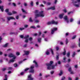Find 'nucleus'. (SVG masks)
Masks as SVG:
<instances>
[{"label":"nucleus","mask_w":80,"mask_h":80,"mask_svg":"<svg viewBox=\"0 0 80 80\" xmlns=\"http://www.w3.org/2000/svg\"><path fill=\"white\" fill-rule=\"evenodd\" d=\"M16 55H17L18 56L19 55H20V53L18 52H17L16 53Z\"/></svg>","instance_id":"64"},{"label":"nucleus","mask_w":80,"mask_h":80,"mask_svg":"<svg viewBox=\"0 0 80 80\" xmlns=\"http://www.w3.org/2000/svg\"><path fill=\"white\" fill-rule=\"evenodd\" d=\"M35 22L36 23H38L39 22V21L38 20H35Z\"/></svg>","instance_id":"61"},{"label":"nucleus","mask_w":80,"mask_h":80,"mask_svg":"<svg viewBox=\"0 0 80 80\" xmlns=\"http://www.w3.org/2000/svg\"><path fill=\"white\" fill-rule=\"evenodd\" d=\"M73 20H74V19H73L72 18H71L70 19V22H73Z\"/></svg>","instance_id":"25"},{"label":"nucleus","mask_w":80,"mask_h":80,"mask_svg":"<svg viewBox=\"0 0 80 80\" xmlns=\"http://www.w3.org/2000/svg\"><path fill=\"white\" fill-rule=\"evenodd\" d=\"M30 5L31 7H33V2L31 1L30 3Z\"/></svg>","instance_id":"21"},{"label":"nucleus","mask_w":80,"mask_h":80,"mask_svg":"<svg viewBox=\"0 0 80 80\" xmlns=\"http://www.w3.org/2000/svg\"><path fill=\"white\" fill-rule=\"evenodd\" d=\"M48 77H50V75H46L45 76V77H46V78H47Z\"/></svg>","instance_id":"57"},{"label":"nucleus","mask_w":80,"mask_h":80,"mask_svg":"<svg viewBox=\"0 0 80 80\" xmlns=\"http://www.w3.org/2000/svg\"><path fill=\"white\" fill-rule=\"evenodd\" d=\"M63 15H64V13L61 14L59 15V18H60V19H62L63 18Z\"/></svg>","instance_id":"12"},{"label":"nucleus","mask_w":80,"mask_h":80,"mask_svg":"<svg viewBox=\"0 0 80 80\" xmlns=\"http://www.w3.org/2000/svg\"><path fill=\"white\" fill-rule=\"evenodd\" d=\"M7 14L8 15H12V13L11 12H8Z\"/></svg>","instance_id":"34"},{"label":"nucleus","mask_w":80,"mask_h":80,"mask_svg":"<svg viewBox=\"0 0 80 80\" xmlns=\"http://www.w3.org/2000/svg\"><path fill=\"white\" fill-rule=\"evenodd\" d=\"M66 59H67V58L66 57H64L63 58V62H67V61H66Z\"/></svg>","instance_id":"20"},{"label":"nucleus","mask_w":80,"mask_h":80,"mask_svg":"<svg viewBox=\"0 0 80 80\" xmlns=\"http://www.w3.org/2000/svg\"><path fill=\"white\" fill-rule=\"evenodd\" d=\"M72 0V3H73V5L76 7H79V4H80V0H77L76 1H73V0Z\"/></svg>","instance_id":"3"},{"label":"nucleus","mask_w":80,"mask_h":80,"mask_svg":"<svg viewBox=\"0 0 80 80\" xmlns=\"http://www.w3.org/2000/svg\"><path fill=\"white\" fill-rule=\"evenodd\" d=\"M56 50H57V51H58V50H59V47H56Z\"/></svg>","instance_id":"45"},{"label":"nucleus","mask_w":80,"mask_h":80,"mask_svg":"<svg viewBox=\"0 0 80 80\" xmlns=\"http://www.w3.org/2000/svg\"><path fill=\"white\" fill-rule=\"evenodd\" d=\"M57 2V0H55L54 3H55V4H56Z\"/></svg>","instance_id":"63"},{"label":"nucleus","mask_w":80,"mask_h":80,"mask_svg":"<svg viewBox=\"0 0 80 80\" xmlns=\"http://www.w3.org/2000/svg\"><path fill=\"white\" fill-rule=\"evenodd\" d=\"M63 11L64 13H67V12L66 9H64V10H63Z\"/></svg>","instance_id":"42"},{"label":"nucleus","mask_w":80,"mask_h":80,"mask_svg":"<svg viewBox=\"0 0 80 80\" xmlns=\"http://www.w3.org/2000/svg\"><path fill=\"white\" fill-rule=\"evenodd\" d=\"M63 73V72H62V71L61 70L60 72V73L59 74V75H60V76H61V75H62Z\"/></svg>","instance_id":"29"},{"label":"nucleus","mask_w":80,"mask_h":80,"mask_svg":"<svg viewBox=\"0 0 80 80\" xmlns=\"http://www.w3.org/2000/svg\"><path fill=\"white\" fill-rule=\"evenodd\" d=\"M47 10H55V6L52 7L50 8H48Z\"/></svg>","instance_id":"10"},{"label":"nucleus","mask_w":80,"mask_h":80,"mask_svg":"<svg viewBox=\"0 0 80 80\" xmlns=\"http://www.w3.org/2000/svg\"><path fill=\"white\" fill-rule=\"evenodd\" d=\"M14 66L15 68L17 67L18 66V64H17L15 63L14 64Z\"/></svg>","instance_id":"32"},{"label":"nucleus","mask_w":80,"mask_h":80,"mask_svg":"<svg viewBox=\"0 0 80 80\" xmlns=\"http://www.w3.org/2000/svg\"><path fill=\"white\" fill-rule=\"evenodd\" d=\"M25 29L24 28H19V30H21V31H22L23 30H24Z\"/></svg>","instance_id":"39"},{"label":"nucleus","mask_w":80,"mask_h":80,"mask_svg":"<svg viewBox=\"0 0 80 80\" xmlns=\"http://www.w3.org/2000/svg\"><path fill=\"white\" fill-rule=\"evenodd\" d=\"M24 5L25 6V7H27V4L26 3H25L24 4Z\"/></svg>","instance_id":"59"},{"label":"nucleus","mask_w":80,"mask_h":80,"mask_svg":"<svg viewBox=\"0 0 80 80\" xmlns=\"http://www.w3.org/2000/svg\"><path fill=\"white\" fill-rule=\"evenodd\" d=\"M77 37V36L76 35H74L73 37L72 38V40H73V39H75V38Z\"/></svg>","instance_id":"38"},{"label":"nucleus","mask_w":80,"mask_h":80,"mask_svg":"<svg viewBox=\"0 0 80 80\" xmlns=\"http://www.w3.org/2000/svg\"><path fill=\"white\" fill-rule=\"evenodd\" d=\"M27 47V44H25L24 45L23 47H24L25 48H26Z\"/></svg>","instance_id":"48"},{"label":"nucleus","mask_w":80,"mask_h":80,"mask_svg":"<svg viewBox=\"0 0 80 80\" xmlns=\"http://www.w3.org/2000/svg\"><path fill=\"white\" fill-rule=\"evenodd\" d=\"M66 44V45H67L68 43V39L66 38L65 41Z\"/></svg>","instance_id":"24"},{"label":"nucleus","mask_w":80,"mask_h":80,"mask_svg":"<svg viewBox=\"0 0 80 80\" xmlns=\"http://www.w3.org/2000/svg\"><path fill=\"white\" fill-rule=\"evenodd\" d=\"M23 61H20L19 62V64H21V63H23Z\"/></svg>","instance_id":"49"},{"label":"nucleus","mask_w":80,"mask_h":80,"mask_svg":"<svg viewBox=\"0 0 80 80\" xmlns=\"http://www.w3.org/2000/svg\"><path fill=\"white\" fill-rule=\"evenodd\" d=\"M29 37V35H26L24 37V38L25 39H26L24 41V42L25 43H28V38Z\"/></svg>","instance_id":"6"},{"label":"nucleus","mask_w":80,"mask_h":80,"mask_svg":"<svg viewBox=\"0 0 80 80\" xmlns=\"http://www.w3.org/2000/svg\"><path fill=\"white\" fill-rule=\"evenodd\" d=\"M29 70V68H27L25 69L24 71L25 72H27V70Z\"/></svg>","instance_id":"52"},{"label":"nucleus","mask_w":80,"mask_h":80,"mask_svg":"<svg viewBox=\"0 0 80 80\" xmlns=\"http://www.w3.org/2000/svg\"><path fill=\"white\" fill-rule=\"evenodd\" d=\"M41 34H42V32H39L38 36L40 37V36L41 35Z\"/></svg>","instance_id":"46"},{"label":"nucleus","mask_w":80,"mask_h":80,"mask_svg":"<svg viewBox=\"0 0 80 80\" xmlns=\"http://www.w3.org/2000/svg\"><path fill=\"white\" fill-rule=\"evenodd\" d=\"M58 28H53L51 31V35H53L54 32L55 31H57Z\"/></svg>","instance_id":"7"},{"label":"nucleus","mask_w":80,"mask_h":80,"mask_svg":"<svg viewBox=\"0 0 80 80\" xmlns=\"http://www.w3.org/2000/svg\"><path fill=\"white\" fill-rule=\"evenodd\" d=\"M29 22H33V21L32 20V18H29Z\"/></svg>","instance_id":"19"},{"label":"nucleus","mask_w":80,"mask_h":80,"mask_svg":"<svg viewBox=\"0 0 80 80\" xmlns=\"http://www.w3.org/2000/svg\"><path fill=\"white\" fill-rule=\"evenodd\" d=\"M68 71L70 72L71 71H72V68L71 67H70L68 69Z\"/></svg>","instance_id":"33"},{"label":"nucleus","mask_w":80,"mask_h":80,"mask_svg":"<svg viewBox=\"0 0 80 80\" xmlns=\"http://www.w3.org/2000/svg\"><path fill=\"white\" fill-rule=\"evenodd\" d=\"M22 12H23L24 13H27V12H26V11H25L23 9H22Z\"/></svg>","instance_id":"28"},{"label":"nucleus","mask_w":80,"mask_h":80,"mask_svg":"<svg viewBox=\"0 0 80 80\" xmlns=\"http://www.w3.org/2000/svg\"><path fill=\"white\" fill-rule=\"evenodd\" d=\"M30 28H33V29H36V27H35L34 26H32L30 27Z\"/></svg>","instance_id":"23"},{"label":"nucleus","mask_w":80,"mask_h":80,"mask_svg":"<svg viewBox=\"0 0 80 80\" xmlns=\"http://www.w3.org/2000/svg\"><path fill=\"white\" fill-rule=\"evenodd\" d=\"M33 63H34L35 64V67H38V64L37 63V61L35 60H34L33 61Z\"/></svg>","instance_id":"13"},{"label":"nucleus","mask_w":80,"mask_h":80,"mask_svg":"<svg viewBox=\"0 0 80 80\" xmlns=\"http://www.w3.org/2000/svg\"><path fill=\"white\" fill-rule=\"evenodd\" d=\"M74 67H75V68H78V65H75L74 66Z\"/></svg>","instance_id":"56"},{"label":"nucleus","mask_w":80,"mask_h":80,"mask_svg":"<svg viewBox=\"0 0 80 80\" xmlns=\"http://www.w3.org/2000/svg\"><path fill=\"white\" fill-rule=\"evenodd\" d=\"M15 57V55L14 54L12 53H10L8 55V57H10L11 58L12 57Z\"/></svg>","instance_id":"14"},{"label":"nucleus","mask_w":80,"mask_h":80,"mask_svg":"<svg viewBox=\"0 0 80 80\" xmlns=\"http://www.w3.org/2000/svg\"><path fill=\"white\" fill-rule=\"evenodd\" d=\"M8 45V43H6L5 45H3L4 47H7Z\"/></svg>","instance_id":"26"},{"label":"nucleus","mask_w":80,"mask_h":80,"mask_svg":"<svg viewBox=\"0 0 80 80\" xmlns=\"http://www.w3.org/2000/svg\"><path fill=\"white\" fill-rule=\"evenodd\" d=\"M46 5H50L51 3L50 2H47L46 3Z\"/></svg>","instance_id":"27"},{"label":"nucleus","mask_w":80,"mask_h":80,"mask_svg":"<svg viewBox=\"0 0 80 80\" xmlns=\"http://www.w3.org/2000/svg\"><path fill=\"white\" fill-rule=\"evenodd\" d=\"M65 80V77H62V78L61 80Z\"/></svg>","instance_id":"44"},{"label":"nucleus","mask_w":80,"mask_h":80,"mask_svg":"<svg viewBox=\"0 0 80 80\" xmlns=\"http://www.w3.org/2000/svg\"><path fill=\"white\" fill-rule=\"evenodd\" d=\"M8 11H9V10H8V9H6L5 10V12L8 13Z\"/></svg>","instance_id":"40"},{"label":"nucleus","mask_w":80,"mask_h":80,"mask_svg":"<svg viewBox=\"0 0 80 80\" xmlns=\"http://www.w3.org/2000/svg\"><path fill=\"white\" fill-rule=\"evenodd\" d=\"M29 41L30 42L32 41V40H33V38H32V37H30L29 38Z\"/></svg>","instance_id":"31"},{"label":"nucleus","mask_w":80,"mask_h":80,"mask_svg":"<svg viewBox=\"0 0 80 80\" xmlns=\"http://www.w3.org/2000/svg\"><path fill=\"white\" fill-rule=\"evenodd\" d=\"M35 12L36 14L35 18H37L38 17H45L43 11L39 12L38 10H35Z\"/></svg>","instance_id":"1"},{"label":"nucleus","mask_w":80,"mask_h":80,"mask_svg":"<svg viewBox=\"0 0 80 80\" xmlns=\"http://www.w3.org/2000/svg\"><path fill=\"white\" fill-rule=\"evenodd\" d=\"M33 78L32 77V75L30 74L28 76V80H33Z\"/></svg>","instance_id":"11"},{"label":"nucleus","mask_w":80,"mask_h":80,"mask_svg":"<svg viewBox=\"0 0 80 80\" xmlns=\"http://www.w3.org/2000/svg\"><path fill=\"white\" fill-rule=\"evenodd\" d=\"M58 22H55V21H49L47 23V25H51L52 24H55V25H57Z\"/></svg>","instance_id":"4"},{"label":"nucleus","mask_w":80,"mask_h":80,"mask_svg":"<svg viewBox=\"0 0 80 80\" xmlns=\"http://www.w3.org/2000/svg\"><path fill=\"white\" fill-rule=\"evenodd\" d=\"M53 63V62L52 61H51L50 62V63L46 64L48 70H51V68H52V69H54L55 68V66L54 65H52Z\"/></svg>","instance_id":"2"},{"label":"nucleus","mask_w":80,"mask_h":80,"mask_svg":"<svg viewBox=\"0 0 80 80\" xmlns=\"http://www.w3.org/2000/svg\"><path fill=\"white\" fill-rule=\"evenodd\" d=\"M64 19L66 22L68 23V18L67 16H64Z\"/></svg>","instance_id":"9"},{"label":"nucleus","mask_w":80,"mask_h":80,"mask_svg":"<svg viewBox=\"0 0 80 80\" xmlns=\"http://www.w3.org/2000/svg\"><path fill=\"white\" fill-rule=\"evenodd\" d=\"M24 53L26 55H29L30 53V52L28 51H24Z\"/></svg>","instance_id":"16"},{"label":"nucleus","mask_w":80,"mask_h":80,"mask_svg":"<svg viewBox=\"0 0 80 80\" xmlns=\"http://www.w3.org/2000/svg\"><path fill=\"white\" fill-rule=\"evenodd\" d=\"M44 40L46 42H48V39L47 38H44Z\"/></svg>","instance_id":"53"},{"label":"nucleus","mask_w":80,"mask_h":80,"mask_svg":"<svg viewBox=\"0 0 80 80\" xmlns=\"http://www.w3.org/2000/svg\"><path fill=\"white\" fill-rule=\"evenodd\" d=\"M54 72H55L54 71H51L50 72V74H51V75H53V74L54 73Z\"/></svg>","instance_id":"36"},{"label":"nucleus","mask_w":80,"mask_h":80,"mask_svg":"<svg viewBox=\"0 0 80 80\" xmlns=\"http://www.w3.org/2000/svg\"><path fill=\"white\" fill-rule=\"evenodd\" d=\"M59 59V54H58V55L56 56V59L57 60H58Z\"/></svg>","instance_id":"35"},{"label":"nucleus","mask_w":80,"mask_h":80,"mask_svg":"<svg viewBox=\"0 0 80 80\" xmlns=\"http://www.w3.org/2000/svg\"><path fill=\"white\" fill-rule=\"evenodd\" d=\"M7 20L8 21H10V20H15V19L13 17L9 16L7 17Z\"/></svg>","instance_id":"8"},{"label":"nucleus","mask_w":80,"mask_h":80,"mask_svg":"<svg viewBox=\"0 0 80 80\" xmlns=\"http://www.w3.org/2000/svg\"><path fill=\"white\" fill-rule=\"evenodd\" d=\"M76 53H75V52H73V54L72 55V57H75V55Z\"/></svg>","instance_id":"30"},{"label":"nucleus","mask_w":80,"mask_h":80,"mask_svg":"<svg viewBox=\"0 0 80 80\" xmlns=\"http://www.w3.org/2000/svg\"><path fill=\"white\" fill-rule=\"evenodd\" d=\"M38 34L37 33H34L33 34V36H37Z\"/></svg>","instance_id":"55"},{"label":"nucleus","mask_w":80,"mask_h":80,"mask_svg":"<svg viewBox=\"0 0 80 80\" xmlns=\"http://www.w3.org/2000/svg\"><path fill=\"white\" fill-rule=\"evenodd\" d=\"M67 56L68 57L70 56V52H68L67 53Z\"/></svg>","instance_id":"41"},{"label":"nucleus","mask_w":80,"mask_h":80,"mask_svg":"<svg viewBox=\"0 0 80 80\" xmlns=\"http://www.w3.org/2000/svg\"><path fill=\"white\" fill-rule=\"evenodd\" d=\"M28 27V25H26L24 26V27H25V28H27Z\"/></svg>","instance_id":"54"},{"label":"nucleus","mask_w":80,"mask_h":80,"mask_svg":"<svg viewBox=\"0 0 80 80\" xmlns=\"http://www.w3.org/2000/svg\"><path fill=\"white\" fill-rule=\"evenodd\" d=\"M34 67H35L34 65H32L31 66L30 68V70H29V73H34Z\"/></svg>","instance_id":"5"},{"label":"nucleus","mask_w":80,"mask_h":80,"mask_svg":"<svg viewBox=\"0 0 80 80\" xmlns=\"http://www.w3.org/2000/svg\"><path fill=\"white\" fill-rule=\"evenodd\" d=\"M70 72V74H75L74 72H73V71H72Z\"/></svg>","instance_id":"43"},{"label":"nucleus","mask_w":80,"mask_h":80,"mask_svg":"<svg viewBox=\"0 0 80 80\" xmlns=\"http://www.w3.org/2000/svg\"><path fill=\"white\" fill-rule=\"evenodd\" d=\"M42 73H39V76L42 77Z\"/></svg>","instance_id":"50"},{"label":"nucleus","mask_w":80,"mask_h":80,"mask_svg":"<svg viewBox=\"0 0 80 80\" xmlns=\"http://www.w3.org/2000/svg\"><path fill=\"white\" fill-rule=\"evenodd\" d=\"M73 13V12H70L68 13V15H70V13Z\"/></svg>","instance_id":"47"},{"label":"nucleus","mask_w":80,"mask_h":80,"mask_svg":"<svg viewBox=\"0 0 80 80\" xmlns=\"http://www.w3.org/2000/svg\"><path fill=\"white\" fill-rule=\"evenodd\" d=\"M46 54L47 55H50V52H49V50H47L46 52Z\"/></svg>","instance_id":"18"},{"label":"nucleus","mask_w":80,"mask_h":80,"mask_svg":"<svg viewBox=\"0 0 80 80\" xmlns=\"http://www.w3.org/2000/svg\"><path fill=\"white\" fill-rule=\"evenodd\" d=\"M2 71H4L5 70H6V68H3L2 69Z\"/></svg>","instance_id":"62"},{"label":"nucleus","mask_w":80,"mask_h":80,"mask_svg":"<svg viewBox=\"0 0 80 80\" xmlns=\"http://www.w3.org/2000/svg\"><path fill=\"white\" fill-rule=\"evenodd\" d=\"M1 19L2 20V22H5V19H3V18H1Z\"/></svg>","instance_id":"51"},{"label":"nucleus","mask_w":80,"mask_h":80,"mask_svg":"<svg viewBox=\"0 0 80 80\" xmlns=\"http://www.w3.org/2000/svg\"><path fill=\"white\" fill-rule=\"evenodd\" d=\"M42 38H45V35L44 34H42Z\"/></svg>","instance_id":"60"},{"label":"nucleus","mask_w":80,"mask_h":80,"mask_svg":"<svg viewBox=\"0 0 80 80\" xmlns=\"http://www.w3.org/2000/svg\"><path fill=\"white\" fill-rule=\"evenodd\" d=\"M62 54L63 55H66V51L65 49H64V52L62 53Z\"/></svg>","instance_id":"22"},{"label":"nucleus","mask_w":80,"mask_h":80,"mask_svg":"<svg viewBox=\"0 0 80 80\" xmlns=\"http://www.w3.org/2000/svg\"><path fill=\"white\" fill-rule=\"evenodd\" d=\"M0 9H1L2 12H3L4 9H3V6H0Z\"/></svg>","instance_id":"17"},{"label":"nucleus","mask_w":80,"mask_h":80,"mask_svg":"<svg viewBox=\"0 0 80 80\" xmlns=\"http://www.w3.org/2000/svg\"><path fill=\"white\" fill-rule=\"evenodd\" d=\"M38 43H41L42 42V38H38Z\"/></svg>","instance_id":"15"},{"label":"nucleus","mask_w":80,"mask_h":80,"mask_svg":"<svg viewBox=\"0 0 80 80\" xmlns=\"http://www.w3.org/2000/svg\"><path fill=\"white\" fill-rule=\"evenodd\" d=\"M12 13H13V14H15L17 13V12L16 11H13Z\"/></svg>","instance_id":"58"},{"label":"nucleus","mask_w":80,"mask_h":80,"mask_svg":"<svg viewBox=\"0 0 80 80\" xmlns=\"http://www.w3.org/2000/svg\"><path fill=\"white\" fill-rule=\"evenodd\" d=\"M50 51H51L52 55H53V50H52V49L50 48Z\"/></svg>","instance_id":"37"}]
</instances>
